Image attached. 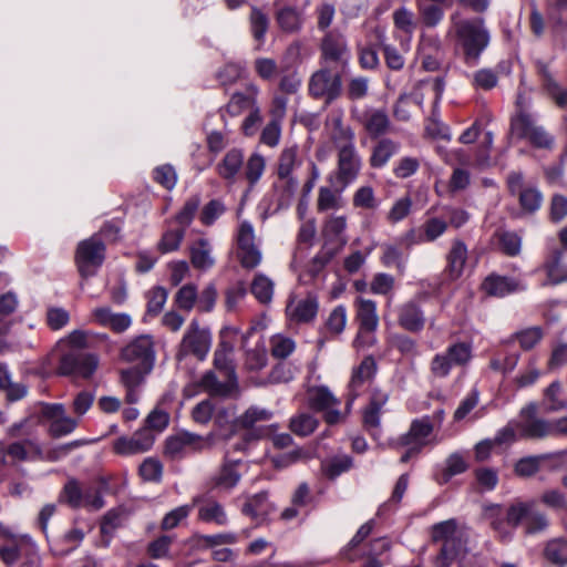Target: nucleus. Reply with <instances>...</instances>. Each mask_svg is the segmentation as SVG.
I'll return each instance as SVG.
<instances>
[{
    "mask_svg": "<svg viewBox=\"0 0 567 567\" xmlns=\"http://www.w3.org/2000/svg\"><path fill=\"white\" fill-rule=\"evenodd\" d=\"M430 536L433 543L441 544L435 567H451L467 551L470 527L456 518H450L431 526Z\"/></svg>",
    "mask_w": 567,
    "mask_h": 567,
    "instance_id": "f257e3e1",
    "label": "nucleus"
},
{
    "mask_svg": "<svg viewBox=\"0 0 567 567\" xmlns=\"http://www.w3.org/2000/svg\"><path fill=\"white\" fill-rule=\"evenodd\" d=\"M451 21L463 62L471 68L477 65L482 53L491 42V33L485 20L481 17L458 19V14L453 13Z\"/></svg>",
    "mask_w": 567,
    "mask_h": 567,
    "instance_id": "f03ea898",
    "label": "nucleus"
},
{
    "mask_svg": "<svg viewBox=\"0 0 567 567\" xmlns=\"http://www.w3.org/2000/svg\"><path fill=\"white\" fill-rule=\"evenodd\" d=\"M215 441V432L199 435L188 431H181L166 439L164 453L168 458L179 461L192 454L212 450Z\"/></svg>",
    "mask_w": 567,
    "mask_h": 567,
    "instance_id": "7ed1b4c3",
    "label": "nucleus"
},
{
    "mask_svg": "<svg viewBox=\"0 0 567 567\" xmlns=\"http://www.w3.org/2000/svg\"><path fill=\"white\" fill-rule=\"evenodd\" d=\"M509 131L512 135L518 140H526L535 148H554L555 137L526 111L520 110L512 116Z\"/></svg>",
    "mask_w": 567,
    "mask_h": 567,
    "instance_id": "20e7f679",
    "label": "nucleus"
},
{
    "mask_svg": "<svg viewBox=\"0 0 567 567\" xmlns=\"http://www.w3.org/2000/svg\"><path fill=\"white\" fill-rule=\"evenodd\" d=\"M0 559L7 567H38L40 564L34 543L25 536H4Z\"/></svg>",
    "mask_w": 567,
    "mask_h": 567,
    "instance_id": "39448f33",
    "label": "nucleus"
},
{
    "mask_svg": "<svg viewBox=\"0 0 567 567\" xmlns=\"http://www.w3.org/2000/svg\"><path fill=\"white\" fill-rule=\"evenodd\" d=\"M334 68L321 65L313 72L308 82V93L312 99L323 100L326 105L338 100L342 94L341 70L333 72Z\"/></svg>",
    "mask_w": 567,
    "mask_h": 567,
    "instance_id": "423d86ee",
    "label": "nucleus"
},
{
    "mask_svg": "<svg viewBox=\"0 0 567 567\" xmlns=\"http://www.w3.org/2000/svg\"><path fill=\"white\" fill-rule=\"evenodd\" d=\"M212 332L209 328L200 326L193 319L188 324L176 352V360L183 361L188 355L204 361L212 347Z\"/></svg>",
    "mask_w": 567,
    "mask_h": 567,
    "instance_id": "0eeeda50",
    "label": "nucleus"
},
{
    "mask_svg": "<svg viewBox=\"0 0 567 567\" xmlns=\"http://www.w3.org/2000/svg\"><path fill=\"white\" fill-rule=\"evenodd\" d=\"M472 346L467 342L450 344L445 351L434 354L430 372L434 379H446L454 367H466L472 360Z\"/></svg>",
    "mask_w": 567,
    "mask_h": 567,
    "instance_id": "6e6552de",
    "label": "nucleus"
},
{
    "mask_svg": "<svg viewBox=\"0 0 567 567\" xmlns=\"http://www.w3.org/2000/svg\"><path fill=\"white\" fill-rule=\"evenodd\" d=\"M106 247L100 236H91L78 244L75 264L82 278L96 275L104 262Z\"/></svg>",
    "mask_w": 567,
    "mask_h": 567,
    "instance_id": "1a4fd4ad",
    "label": "nucleus"
},
{
    "mask_svg": "<svg viewBox=\"0 0 567 567\" xmlns=\"http://www.w3.org/2000/svg\"><path fill=\"white\" fill-rule=\"evenodd\" d=\"M118 359L121 362L153 370L155 364V343L150 334L133 338L121 348Z\"/></svg>",
    "mask_w": 567,
    "mask_h": 567,
    "instance_id": "9d476101",
    "label": "nucleus"
},
{
    "mask_svg": "<svg viewBox=\"0 0 567 567\" xmlns=\"http://www.w3.org/2000/svg\"><path fill=\"white\" fill-rule=\"evenodd\" d=\"M357 305V320L359 322V331L353 341L354 347L363 348L374 344V331L379 324V317L377 315V305L373 300L358 298Z\"/></svg>",
    "mask_w": 567,
    "mask_h": 567,
    "instance_id": "9b49d317",
    "label": "nucleus"
},
{
    "mask_svg": "<svg viewBox=\"0 0 567 567\" xmlns=\"http://www.w3.org/2000/svg\"><path fill=\"white\" fill-rule=\"evenodd\" d=\"M349 59L350 52L343 34L337 30L327 32L321 42V64L344 71Z\"/></svg>",
    "mask_w": 567,
    "mask_h": 567,
    "instance_id": "f8f14e48",
    "label": "nucleus"
},
{
    "mask_svg": "<svg viewBox=\"0 0 567 567\" xmlns=\"http://www.w3.org/2000/svg\"><path fill=\"white\" fill-rule=\"evenodd\" d=\"M507 188L512 196H517L520 208L528 214L537 212L543 203L540 190L532 185H525L520 172H511L507 176Z\"/></svg>",
    "mask_w": 567,
    "mask_h": 567,
    "instance_id": "ddd939ff",
    "label": "nucleus"
},
{
    "mask_svg": "<svg viewBox=\"0 0 567 567\" xmlns=\"http://www.w3.org/2000/svg\"><path fill=\"white\" fill-rule=\"evenodd\" d=\"M39 422L47 429L50 437L55 440L66 436L71 432V419L60 403L42 404Z\"/></svg>",
    "mask_w": 567,
    "mask_h": 567,
    "instance_id": "4468645a",
    "label": "nucleus"
},
{
    "mask_svg": "<svg viewBox=\"0 0 567 567\" xmlns=\"http://www.w3.org/2000/svg\"><path fill=\"white\" fill-rule=\"evenodd\" d=\"M337 182L341 188H346L353 183L360 174L362 167L361 157L355 148V144L337 148Z\"/></svg>",
    "mask_w": 567,
    "mask_h": 567,
    "instance_id": "2eb2a0df",
    "label": "nucleus"
},
{
    "mask_svg": "<svg viewBox=\"0 0 567 567\" xmlns=\"http://www.w3.org/2000/svg\"><path fill=\"white\" fill-rule=\"evenodd\" d=\"M351 115L363 127L371 140H379L391 131V121L384 110L367 109L361 114H358L357 109H352Z\"/></svg>",
    "mask_w": 567,
    "mask_h": 567,
    "instance_id": "dca6fc26",
    "label": "nucleus"
},
{
    "mask_svg": "<svg viewBox=\"0 0 567 567\" xmlns=\"http://www.w3.org/2000/svg\"><path fill=\"white\" fill-rule=\"evenodd\" d=\"M433 423L429 416L415 419L411 422L409 431L393 440L390 445L393 449L411 445L422 451L429 443V437L433 433Z\"/></svg>",
    "mask_w": 567,
    "mask_h": 567,
    "instance_id": "f3484780",
    "label": "nucleus"
},
{
    "mask_svg": "<svg viewBox=\"0 0 567 567\" xmlns=\"http://www.w3.org/2000/svg\"><path fill=\"white\" fill-rule=\"evenodd\" d=\"M155 442V434L148 429L136 431L131 437L121 436L113 443V451L118 455H135L150 451Z\"/></svg>",
    "mask_w": 567,
    "mask_h": 567,
    "instance_id": "a211bd4d",
    "label": "nucleus"
},
{
    "mask_svg": "<svg viewBox=\"0 0 567 567\" xmlns=\"http://www.w3.org/2000/svg\"><path fill=\"white\" fill-rule=\"evenodd\" d=\"M398 324L411 333H420L426 323L425 313L416 300H408L396 308Z\"/></svg>",
    "mask_w": 567,
    "mask_h": 567,
    "instance_id": "6ab92c4d",
    "label": "nucleus"
},
{
    "mask_svg": "<svg viewBox=\"0 0 567 567\" xmlns=\"http://www.w3.org/2000/svg\"><path fill=\"white\" fill-rule=\"evenodd\" d=\"M105 485L106 482L101 478L99 485H90L82 488L73 481V507L81 506L89 511H100L103 508L105 501L102 489Z\"/></svg>",
    "mask_w": 567,
    "mask_h": 567,
    "instance_id": "aec40b11",
    "label": "nucleus"
},
{
    "mask_svg": "<svg viewBox=\"0 0 567 567\" xmlns=\"http://www.w3.org/2000/svg\"><path fill=\"white\" fill-rule=\"evenodd\" d=\"M151 369L132 365L120 371V383L125 388V402L135 404L140 400V388L144 384L145 378Z\"/></svg>",
    "mask_w": 567,
    "mask_h": 567,
    "instance_id": "412c9836",
    "label": "nucleus"
},
{
    "mask_svg": "<svg viewBox=\"0 0 567 567\" xmlns=\"http://www.w3.org/2000/svg\"><path fill=\"white\" fill-rule=\"evenodd\" d=\"M389 400V394L380 389H374L371 393L369 404L362 412L363 427L371 434L379 430L381 423V412Z\"/></svg>",
    "mask_w": 567,
    "mask_h": 567,
    "instance_id": "4be33fe9",
    "label": "nucleus"
},
{
    "mask_svg": "<svg viewBox=\"0 0 567 567\" xmlns=\"http://www.w3.org/2000/svg\"><path fill=\"white\" fill-rule=\"evenodd\" d=\"M199 386L210 396L230 398L238 393V381L227 379L220 382L216 373L206 371L199 380Z\"/></svg>",
    "mask_w": 567,
    "mask_h": 567,
    "instance_id": "5701e85b",
    "label": "nucleus"
},
{
    "mask_svg": "<svg viewBox=\"0 0 567 567\" xmlns=\"http://www.w3.org/2000/svg\"><path fill=\"white\" fill-rule=\"evenodd\" d=\"M525 288L526 287L517 279L498 275H489L482 284V289L486 295L493 297H504L508 293L524 290Z\"/></svg>",
    "mask_w": 567,
    "mask_h": 567,
    "instance_id": "b1692460",
    "label": "nucleus"
},
{
    "mask_svg": "<svg viewBox=\"0 0 567 567\" xmlns=\"http://www.w3.org/2000/svg\"><path fill=\"white\" fill-rule=\"evenodd\" d=\"M326 126L330 130V140L336 148L354 144V132L343 123L341 113L331 114L326 121Z\"/></svg>",
    "mask_w": 567,
    "mask_h": 567,
    "instance_id": "393cba45",
    "label": "nucleus"
},
{
    "mask_svg": "<svg viewBox=\"0 0 567 567\" xmlns=\"http://www.w3.org/2000/svg\"><path fill=\"white\" fill-rule=\"evenodd\" d=\"M563 251L555 249L545 260L542 269L545 270L547 279L540 284L542 287L556 286L567 281V266L563 265Z\"/></svg>",
    "mask_w": 567,
    "mask_h": 567,
    "instance_id": "a878e982",
    "label": "nucleus"
},
{
    "mask_svg": "<svg viewBox=\"0 0 567 567\" xmlns=\"http://www.w3.org/2000/svg\"><path fill=\"white\" fill-rule=\"evenodd\" d=\"M400 143L389 138L382 137L371 148V155L369 157V165L372 168H382L389 161L399 153Z\"/></svg>",
    "mask_w": 567,
    "mask_h": 567,
    "instance_id": "bb28decb",
    "label": "nucleus"
},
{
    "mask_svg": "<svg viewBox=\"0 0 567 567\" xmlns=\"http://www.w3.org/2000/svg\"><path fill=\"white\" fill-rule=\"evenodd\" d=\"M467 260V247L461 239H454L446 255L445 272L452 279H458Z\"/></svg>",
    "mask_w": 567,
    "mask_h": 567,
    "instance_id": "cd10ccee",
    "label": "nucleus"
},
{
    "mask_svg": "<svg viewBox=\"0 0 567 567\" xmlns=\"http://www.w3.org/2000/svg\"><path fill=\"white\" fill-rule=\"evenodd\" d=\"M93 317L103 327L110 328L116 333L126 331L132 324V318L127 313H115L109 307H100L93 310Z\"/></svg>",
    "mask_w": 567,
    "mask_h": 567,
    "instance_id": "c85d7f7f",
    "label": "nucleus"
},
{
    "mask_svg": "<svg viewBox=\"0 0 567 567\" xmlns=\"http://www.w3.org/2000/svg\"><path fill=\"white\" fill-rule=\"evenodd\" d=\"M318 308L319 305L317 297L308 295L305 299L299 300L295 306L293 301H290L287 306V313L295 322L308 323L317 317Z\"/></svg>",
    "mask_w": 567,
    "mask_h": 567,
    "instance_id": "c756f323",
    "label": "nucleus"
},
{
    "mask_svg": "<svg viewBox=\"0 0 567 567\" xmlns=\"http://www.w3.org/2000/svg\"><path fill=\"white\" fill-rule=\"evenodd\" d=\"M258 95V87L254 84L247 85L245 92H235L229 102L221 109L230 116H237L247 109H254Z\"/></svg>",
    "mask_w": 567,
    "mask_h": 567,
    "instance_id": "7c9ffc66",
    "label": "nucleus"
},
{
    "mask_svg": "<svg viewBox=\"0 0 567 567\" xmlns=\"http://www.w3.org/2000/svg\"><path fill=\"white\" fill-rule=\"evenodd\" d=\"M244 166V152L239 148L229 150L217 164V174L225 181L234 183Z\"/></svg>",
    "mask_w": 567,
    "mask_h": 567,
    "instance_id": "2f4dec72",
    "label": "nucleus"
},
{
    "mask_svg": "<svg viewBox=\"0 0 567 567\" xmlns=\"http://www.w3.org/2000/svg\"><path fill=\"white\" fill-rule=\"evenodd\" d=\"M566 454L567 450L554 454H540L522 457L514 464V473L516 476L522 478L532 477L539 472L540 465L544 461L550 460L551 457H563Z\"/></svg>",
    "mask_w": 567,
    "mask_h": 567,
    "instance_id": "473e14b6",
    "label": "nucleus"
},
{
    "mask_svg": "<svg viewBox=\"0 0 567 567\" xmlns=\"http://www.w3.org/2000/svg\"><path fill=\"white\" fill-rule=\"evenodd\" d=\"M49 363L63 375L71 374V336L56 342L48 355Z\"/></svg>",
    "mask_w": 567,
    "mask_h": 567,
    "instance_id": "72a5a7b5",
    "label": "nucleus"
},
{
    "mask_svg": "<svg viewBox=\"0 0 567 567\" xmlns=\"http://www.w3.org/2000/svg\"><path fill=\"white\" fill-rule=\"evenodd\" d=\"M100 365L96 351H73V375L90 379Z\"/></svg>",
    "mask_w": 567,
    "mask_h": 567,
    "instance_id": "f704fd0d",
    "label": "nucleus"
},
{
    "mask_svg": "<svg viewBox=\"0 0 567 567\" xmlns=\"http://www.w3.org/2000/svg\"><path fill=\"white\" fill-rule=\"evenodd\" d=\"M275 18L280 30L286 33H297L302 29L303 14L296 7L285 6L278 9Z\"/></svg>",
    "mask_w": 567,
    "mask_h": 567,
    "instance_id": "c9c22d12",
    "label": "nucleus"
},
{
    "mask_svg": "<svg viewBox=\"0 0 567 567\" xmlns=\"http://www.w3.org/2000/svg\"><path fill=\"white\" fill-rule=\"evenodd\" d=\"M516 429L522 439L540 440L551 436L550 421L544 419L522 420L516 423Z\"/></svg>",
    "mask_w": 567,
    "mask_h": 567,
    "instance_id": "e433bc0d",
    "label": "nucleus"
},
{
    "mask_svg": "<svg viewBox=\"0 0 567 567\" xmlns=\"http://www.w3.org/2000/svg\"><path fill=\"white\" fill-rule=\"evenodd\" d=\"M240 460H231L229 458L228 452L225 454L224 463L218 472V474L213 478V483L216 487H220L224 489L234 488L239 480L240 474L237 471V465L240 464Z\"/></svg>",
    "mask_w": 567,
    "mask_h": 567,
    "instance_id": "4c0bfd02",
    "label": "nucleus"
},
{
    "mask_svg": "<svg viewBox=\"0 0 567 567\" xmlns=\"http://www.w3.org/2000/svg\"><path fill=\"white\" fill-rule=\"evenodd\" d=\"M377 373V362L372 355H367L352 370L349 390L360 391L364 383L371 381Z\"/></svg>",
    "mask_w": 567,
    "mask_h": 567,
    "instance_id": "58836bf2",
    "label": "nucleus"
},
{
    "mask_svg": "<svg viewBox=\"0 0 567 567\" xmlns=\"http://www.w3.org/2000/svg\"><path fill=\"white\" fill-rule=\"evenodd\" d=\"M271 509L272 506L268 503V493L261 492L249 497L244 504L241 512L258 523H261L266 519Z\"/></svg>",
    "mask_w": 567,
    "mask_h": 567,
    "instance_id": "ea45409f",
    "label": "nucleus"
},
{
    "mask_svg": "<svg viewBox=\"0 0 567 567\" xmlns=\"http://www.w3.org/2000/svg\"><path fill=\"white\" fill-rule=\"evenodd\" d=\"M198 519L205 523H214L225 526L228 517L224 506L215 499H205L198 507Z\"/></svg>",
    "mask_w": 567,
    "mask_h": 567,
    "instance_id": "a19ab883",
    "label": "nucleus"
},
{
    "mask_svg": "<svg viewBox=\"0 0 567 567\" xmlns=\"http://www.w3.org/2000/svg\"><path fill=\"white\" fill-rule=\"evenodd\" d=\"M300 164L298 146L292 145L285 147L278 156L276 169L277 178L295 177L292 173Z\"/></svg>",
    "mask_w": 567,
    "mask_h": 567,
    "instance_id": "79ce46f5",
    "label": "nucleus"
},
{
    "mask_svg": "<svg viewBox=\"0 0 567 567\" xmlns=\"http://www.w3.org/2000/svg\"><path fill=\"white\" fill-rule=\"evenodd\" d=\"M202 204V198L199 194H194L189 196L183 207L176 213L173 219L167 220L166 223L172 225H177L178 227L183 229H187L188 226L192 224L195 215L198 212V208Z\"/></svg>",
    "mask_w": 567,
    "mask_h": 567,
    "instance_id": "37998d69",
    "label": "nucleus"
},
{
    "mask_svg": "<svg viewBox=\"0 0 567 567\" xmlns=\"http://www.w3.org/2000/svg\"><path fill=\"white\" fill-rule=\"evenodd\" d=\"M299 183L296 177L277 178L274 189L277 194V208H288L296 195Z\"/></svg>",
    "mask_w": 567,
    "mask_h": 567,
    "instance_id": "c03bdc74",
    "label": "nucleus"
},
{
    "mask_svg": "<svg viewBox=\"0 0 567 567\" xmlns=\"http://www.w3.org/2000/svg\"><path fill=\"white\" fill-rule=\"evenodd\" d=\"M128 516L130 511L123 505L111 508L102 517L101 533L103 535H112L116 528L123 525Z\"/></svg>",
    "mask_w": 567,
    "mask_h": 567,
    "instance_id": "a18cd8bd",
    "label": "nucleus"
},
{
    "mask_svg": "<svg viewBox=\"0 0 567 567\" xmlns=\"http://www.w3.org/2000/svg\"><path fill=\"white\" fill-rule=\"evenodd\" d=\"M244 167V177L248 182V189H252L255 185L261 178L265 168L266 161L262 155L259 153H254L249 156Z\"/></svg>",
    "mask_w": 567,
    "mask_h": 567,
    "instance_id": "49530a36",
    "label": "nucleus"
},
{
    "mask_svg": "<svg viewBox=\"0 0 567 567\" xmlns=\"http://www.w3.org/2000/svg\"><path fill=\"white\" fill-rule=\"evenodd\" d=\"M544 557L553 565L564 567L567 565V539L555 538L544 548Z\"/></svg>",
    "mask_w": 567,
    "mask_h": 567,
    "instance_id": "de8ad7c7",
    "label": "nucleus"
},
{
    "mask_svg": "<svg viewBox=\"0 0 567 567\" xmlns=\"http://www.w3.org/2000/svg\"><path fill=\"white\" fill-rule=\"evenodd\" d=\"M535 507V502H513L506 511V523L513 528L519 526L520 523L527 520L530 511Z\"/></svg>",
    "mask_w": 567,
    "mask_h": 567,
    "instance_id": "09e8293b",
    "label": "nucleus"
},
{
    "mask_svg": "<svg viewBox=\"0 0 567 567\" xmlns=\"http://www.w3.org/2000/svg\"><path fill=\"white\" fill-rule=\"evenodd\" d=\"M190 262L195 268L202 270H206L214 265L209 244L206 239L202 238L190 247Z\"/></svg>",
    "mask_w": 567,
    "mask_h": 567,
    "instance_id": "8fccbe9b",
    "label": "nucleus"
},
{
    "mask_svg": "<svg viewBox=\"0 0 567 567\" xmlns=\"http://www.w3.org/2000/svg\"><path fill=\"white\" fill-rule=\"evenodd\" d=\"M272 417V412L258 406H250L240 416L236 419V425L239 429H252L256 423L265 422Z\"/></svg>",
    "mask_w": 567,
    "mask_h": 567,
    "instance_id": "3c124183",
    "label": "nucleus"
},
{
    "mask_svg": "<svg viewBox=\"0 0 567 567\" xmlns=\"http://www.w3.org/2000/svg\"><path fill=\"white\" fill-rule=\"evenodd\" d=\"M269 17L262 12L259 8L252 7L249 14V25L252 38L264 43L266 33L269 28Z\"/></svg>",
    "mask_w": 567,
    "mask_h": 567,
    "instance_id": "603ef678",
    "label": "nucleus"
},
{
    "mask_svg": "<svg viewBox=\"0 0 567 567\" xmlns=\"http://www.w3.org/2000/svg\"><path fill=\"white\" fill-rule=\"evenodd\" d=\"M250 291L260 303H269L274 295V282L264 274H257L250 285Z\"/></svg>",
    "mask_w": 567,
    "mask_h": 567,
    "instance_id": "864d4df0",
    "label": "nucleus"
},
{
    "mask_svg": "<svg viewBox=\"0 0 567 567\" xmlns=\"http://www.w3.org/2000/svg\"><path fill=\"white\" fill-rule=\"evenodd\" d=\"M185 234L186 230L177 225L175 227L167 228L157 244V249L162 254L177 250L185 237Z\"/></svg>",
    "mask_w": 567,
    "mask_h": 567,
    "instance_id": "5fc2aeb1",
    "label": "nucleus"
},
{
    "mask_svg": "<svg viewBox=\"0 0 567 567\" xmlns=\"http://www.w3.org/2000/svg\"><path fill=\"white\" fill-rule=\"evenodd\" d=\"M439 4L416 1L422 23L426 28H435L443 20L444 11Z\"/></svg>",
    "mask_w": 567,
    "mask_h": 567,
    "instance_id": "6e6d98bb",
    "label": "nucleus"
},
{
    "mask_svg": "<svg viewBox=\"0 0 567 567\" xmlns=\"http://www.w3.org/2000/svg\"><path fill=\"white\" fill-rule=\"evenodd\" d=\"M374 522L369 520L364 523L355 533V535L351 538L348 545L342 549L341 557L348 561H355L359 556L353 553L354 548H357L371 533L373 529Z\"/></svg>",
    "mask_w": 567,
    "mask_h": 567,
    "instance_id": "4d7b16f0",
    "label": "nucleus"
},
{
    "mask_svg": "<svg viewBox=\"0 0 567 567\" xmlns=\"http://www.w3.org/2000/svg\"><path fill=\"white\" fill-rule=\"evenodd\" d=\"M347 323V309L344 306H337L328 316L324 323V332L331 337L339 336L343 332Z\"/></svg>",
    "mask_w": 567,
    "mask_h": 567,
    "instance_id": "13d9d810",
    "label": "nucleus"
},
{
    "mask_svg": "<svg viewBox=\"0 0 567 567\" xmlns=\"http://www.w3.org/2000/svg\"><path fill=\"white\" fill-rule=\"evenodd\" d=\"M347 229V217L330 215L322 227V234L330 239L341 240L346 243L344 233Z\"/></svg>",
    "mask_w": 567,
    "mask_h": 567,
    "instance_id": "bf43d9fd",
    "label": "nucleus"
},
{
    "mask_svg": "<svg viewBox=\"0 0 567 567\" xmlns=\"http://www.w3.org/2000/svg\"><path fill=\"white\" fill-rule=\"evenodd\" d=\"M318 426L316 417L308 413H301L291 417L289 429L298 436H308L315 432Z\"/></svg>",
    "mask_w": 567,
    "mask_h": 567,
    "instance_id": "052dcab7",
    "label": "nucleus"
},
{
    "mask_svg": "<svg viewBox=\"0 0 567 567\" xmlns=\"http://www.w3.org/2000/svg\"><path fill=\"white\" fill-rule=\"evenodd\" d=\"M352 205L355 208L367 209V210H375L380 202L375 197L374 189L369 186H361L359 187L352 197Z\"/></svg>",
    "mask_w": 567,
    "mask_h": 567,
    "instance_id": "680f3d73",
    "label": "nucleus"
},
{
    "mask_svg": "<svg viewBox=\"0 0 567 567\" xmlns=\"http://www.w3.org/2000/svg\"><path fill=\"white\" fill-rule=\"evenodd\" d=\"M342 206L343 200L340 195L326 186L319 188L317 198V210L319 213L340 209Z\"/></svg>",
    "mask_w": 567,
    "mask_h": 567,
    "instance_id": "e2e57ef3",
    "label": "nucleus"
},
{
    "mask_svg": "<svg viewBox=\"0 0 567 567\" xmlns=\"http://www.w3.org/2000/svg\"><path fill=\"white\" fill-rule=\"evenodd\" d=\"M445 464L446 466L439 478L440 484H446L453 476L462 474L467 470L466 461L458 453L451 454L446 458Z\"/></svg>",
    "mask_w": 567,
    "mask_h": 567,
    "instance_id": "0e129e2a",
    "label": "nucleus"
},
{
    "mask_svg": "<svg viewBox=\"0 0 567 567\" xmlns=\"http://www.w3.org/2000/svg\"><path fill=\"white\" fill-rule=\"evenodd\" d=\"M244 66L240 63L228 62L216 72V79L223 87L235 84L243 75Z\"/></svg>",
    "mask_w": 567,
    "mask_h": 567,
    "instance_id": "69168bd1",
    "label": "nucleus"
},
{
    "mask_svg": "<svg viewBox=\"0 0 567 567\" xmlns=\"http://www.w3.org/2000/svg\"><path fill=\"white\" fill-rule=\"evenodd\" d=\"M340 401L326 386L317 388L310 396V405L316 411H326L337 406Z\"/></svg>",
    "mask_w": 567,
    "mask_h": 567,
    "instance_id": "338daca9",
    "label": "nucleus"
},
{
    "mask_svg": "<svg viewBox=\"0 0 567 567\" xmlns=\"http://www.w3.org/2000/svg\"><path fill=\"white\" fill-rule=\"evenodd\" d=\"M214 425L218 430H231L234 432L238 426L236 425V406H221L214 411Z\"/></svg>",
    "mask_w": 567,
    "mask_h": 567,
    "instance_id": "774afa93",
    "label": "nucleus"
}]
</instances>
